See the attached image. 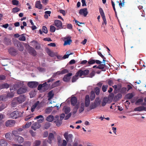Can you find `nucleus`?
<instances>
[{
	"label": "nucleus",
	"instance_id": "f257e3e1",
	"mask_svg": "<svg viewBox=\"0 0 146 146\" xmlns=\"http://www.w3.org/2000/svg\"><path fill=\"white\" fill-rule=\"evenodd\" d=\"M65 116V115L63 113L60 115V118L59 119V117L58 115H56L54 117V122L55 123L56 125L58 126H60L62 123V120L63 119Z\"/></svg>",
	"mask_w": 146,
	"mask_h": 146
},
{
	"label": "nucleus",
	"instance_id": "f03ea898",
	"mask_svg": "<svg viewBox=\"0 0 146 146\" xmlns=\"http://www.w3.org/2000/svg\"><path fill=\"white\" fill-rule=\"evenodd\" d=\"M64 136L67 141H72L73 136L72 134H68V132H66L64 133Z\"/></svg>",
	"mask_w": 146,
	"mask_h": 146
},
{
	"label": "nucleus",
	"instance_id": "7ed1b4c3",
	"mask_svg": "<svg viewBox=\"0 0 146 146\" xmlns=\"http://www.w3.org/2000/svg\"><path fill=\"white\" fill-rule=\"evenodd\" d=\"M14 44L15 46L17 48L19 51H22L23 50L24 47L20 42L18 40L15 41Z\"/></svg>",
	"mask_w": 146,
	"mask_h": 146
},
{
	"label": "nucleus",
	"instance_id": "20e7f679",
	"mask_svg": "<svg viewBox=\"0 0 146 146\" xmlns=\"http://www.w3.org/2000/svg\"><path fill=\"white\" fill-rule=\"evenodd\" d=\"M15 99H16L19 104L21 103L24 102L26 100V97L24 95H21L17 97H16Z\"/></svg>",
	"mask_w": 146,
	"mask_h": 146
},
{
	"label": "nucleus",
	"instance_id": "39448f33",
	"mask_svg": "<svg viewBox=\"0 0 146 146\" xmlns=\"http://www.w3.org/2000/svg\"><path fill=\"white\" fill-rule=\"evenodd\" d=\"M27 91V88L24 86L19 88L17 91V93L18 94H20L26 93Z\"/></svg>",
	"mask_w": 146,
	"mask_h": 146
},
{
	"label": "nucleus",
	"instance_id": "423d86ee",
	"mask_svg": "<svg viewBox=\"0 0 146 146\" xmlns=\"http://www.w3.org/2000/svg\"><path fill=\"white\" fill-rule=\"evenodd\" d=\"M38 84V82H29L27 84L29 88H32L36 87Z\"/></svg>",
	"mask_w": 146,
	"mask_h": 146
},
{
	"label": "nucleus",
	"instance_id": "0eeeda50",
	"mask_svg": "<svg viewBox=\"0 0 146 146\" xmlns=\"http://www.w3.org/2000/svg\"><path fill=\"white\" fill-rule=\"evenodd\" d=\"M79 75L80 77H81L83 75L85 76L88 74L89 71L88 70H79L77 72Z\"/></svg>",
	"mask_w": 146,
	"mask_h": 146
},
{
	"label": "nucleus",
	"instance_id": "6e6552de",
	"mask_svg": "<svg viewBox=\"0 0 146 146\" xmlns=\"http://www.w3.org/2000/svg\"><path fill=\"white\" fill-rule=\"evenodd\" d=\"M55 25L58 28L57 30L63 28L62 27V23L61 21L59 20H56L54 21Z\"/></svg>",
	"mask_w": 146,
	"mask_h": 146
},
{
	"label": "nucleus",
	"instance_id": "1a4fd4ad",
	"mask_svg": "<svg viewBox=\"0 0 146 146\" xmlns=\"http://www.w3.org/2000/svg\"><path fill=\"white\" fill-rule=\"evenodd\" d=\"M79 13L81 15H83L84 17H86L88 13V12L86 8L81 9L79 11Z\"/></svg>",
	"mask_w": 146,
	"mask_h": 146
},
{
	"label": "nucleus",
	"instance_id": "9d476101",
	"mask_svg": "<svg viewBox=\"0 0 146 146\" xmlns=\"http://www.w3.org/2000/svg\"><path fill=\"white\" fill-rule=\"evenodd\" d=\"M90 104V97L88 95H86L85 97L84 106L86 107H88Z\"/></svg>",
	"mask_w": 146,
	"mask_h": 146
},
{
	"label": "nucleus",
	"instance_id": "9b49d317",
	"mask_svg": "<svg viewBox=\"0 0 146 146\" xmlns=\"http://www.w3.org/2000/svg\"><path fill=\"white\" fill-rule=\"evenodd\" d=\"M72 75V73H68L65 75L63 78V81L66 82H68L70 79V76Z\"/></svg>",
	"mask_w": 146,
	"mask_h": 146
},
{
	"label": "nucleus",
	"instance_id": "f8f14e48",
	"mask_svg": "<svg viewBox=\"0 0 146 146\" xmlns=\"http://www.w3.org/2000/svg\"><path fill=\"white\" fill-rule=\"evenodd\" d=\"M18 117V111H14L10 114V117L13 118H16Z\"/></svg>",
	"mask_w": 146,
	"mask_h": 146
},
{
	"label": "nucleus",
	"instance_id": "ddd939ff",
	"mask_svg": "<svg viewBox=\"0 0 146 146\" xmlns=\"http://www.w3.org/2000/svg\"><path fill=\"white\" fill-rule=\"evenodd\" d=\"M29 53L33 56H36L37 54L34 48L30 47L29 49Z\"/></svg>",
	"mask_w": 146,
	"mask_h": 146
},
{
	"label": "nucleus",
	"instance_id": "4468645a",
	"mask_svg": "<svg viewBox=\"0 0 146 146\" xmlns=\"http://www.w3.org/2000/svg\"><path fill=\"white\" fill-rule=\"evenodd\" d=\"M40 125L38 123L35 122L31 126V128L34 130H36L37 129L39 128L40 127Z\"/></svg>",
	"mask_w": 146,
	"mask_h": 146
},
{
	"label": "nucleus",
	"instance_id": "2eb2a0df",
	"mask_svg": "<svg viewBox=\"0 0 146 146\" xmlns=\"http://www.w3.org/2000/svg\"><path fill=\"white\" fill-rule=\"evenodd\" d=\"M71 103L72 105L74 106L76 105L77 102V99L76 97L74 96L71 99Z\"/></svg>",
	"mask_w": 146,
	"mask_h": 146
},
{
	"label": "nucleus",
	"instance_id": "dca6fc26",
	"mask_svg": "<svg viewBox=\"0 0 146 146\" xmlns=\"http://www.w3.org/2000/svg\"><path fill=\"white\" fill-rule=\"evenodd\" d=\"M64 45L65 46L67 45H70L72 42V40L70 38H68L67 37L65 38Z\"/></svg>",
	"mask_w": 146,
	"mask_h": 146
},
{
	"label": "nucleus",
	"instance_id": "f3484780",
	"mask_svg": "<svg viewBox=\"0 0 146 146\" xmlns=\"http://www.w3.org/2000/svg\"><path fill=\"white\" fill-rule=\"evenodd\" d=\"M143 110L146 111L145 107L143 106H140L134 109V111H141Z\"/></svg>",
	"mask_w": 146,
	"mask_h": 146
},
{
	"label": "nucleus",
	"instance_id": "a211bd4d",
	"mask_svg": "<svg viewBox=\"0 0 146 146\" xmlns=\"http://www.w3.org/2000/svg\"><path fill=\"white\" fill-rule=\"evenodd\" d=\"M54 135L52 133H50L49 134L48 139V142L49 143L51 144L52 143V140L54 139Z\"/></svg>",
	"mask_w": 146,
	"mask_h": 146
},
{
	"label": "nucleus",
	"instance_id": "6ab92c4d",
	"mask_svg": "<svg viewBox=\"0 0 146 146\" xmlns=\"http://www.w3.org/2000/svg\"><path fill=\"white\" fill-rule=\"evenodd\" d=\"M15 139L19 143L21 144L24 141V138L20 136H18L16 137Z\"/></svg>",
	"mask_w": 146,
	"mask_h": 146
},
{
	"label": "nucleus",
	"instance_id": "aec40b11",
	"mask_svg": "<svg viewBox=\"0 0 146 146\" xmlns=\"http://www.w3.org/2000/svg\"><path fill=\"white\" fill-rule=\"evenodd\" d=\"M109 100V99L107 97H104L103 100L102 102V106H105L106 104L108 103Z\"/></svg>",
	"mask_w": 146,
	"mask_h": 146
},
{
	"label": "nucleus",
	"instance_id": "412c9836",
	"mask_svg": "<svg viewBox=\"0 0 146 146\" xmlns=\"http://www.w3.org/2000/svg\"><path fill=\"white\" fill-rule=\"evenodd\" d=\"M98 106L94 103H93L91 104L89 107L87 108V110L89 111L90 110L94 109L96 108Z\"/></svg>",
	"mask_w": 146,
	"mask_h": 146
},
{
	"label": "nucleus",
	"instance_id": "4be33fe9",
	"mask_svg": "<svg viewBox=\"0 0 146 146\" xmlns=\"http://www.w3.org/2000/svg\"><path fill=\"white\" fill-rule=\"evenodd\" d=\"M35 7L39 9H41L42 7V5L40 4V1H37L36 2Z\"/></svg>",
	"mask_w": 146,
	"mask_h": 146
},
{
	"label": "nucleus",
	"instance_id": "5701e85b",
	"mask_svg": "<svg viewBox=\"0 0 146 146\" xmlns=\"http://www.w3.org/2000/svg\"><path fill=\"white\" fill-rule=\"evenodd\" d=\"M10 54L13 56L17 54V51L16 49L13 48H10Z\"/></svg>",
	"mask_w": 146,
	"mask_h": 146
},
{
	"label": "nucleus",
	"instance_id": "b1692460",
	"mask_svg": "<svg viewBox=\"0 0 146 146\" xmlns=\"http://www.w3.org/2000/svg\"><path fill=\"white\" fill-rule=\"evenodd\" d=\"M106 66L105 64H100L97 67V68H98L100 69H101L102 71H105L106 69H104V67Z\"/></svg>",
	"mask_w": 146,
	"mask_h": 146
},
{
	"label": "nucleus",
	"instance_id": "393cba45",
	"mask_svg": "<svg viewBox=\"0 0 146 146\" xmlns=\"http://www.w3.org/2000/svg\"><path fill=\"white\" fill-rule=\"evenodd\" d=\"M85 106L84 103L82 102L81 103L79 110V113H80L84 111Z\"/></svg>",
	"mask_w": 146,
	"mask_h": 146
},
{
	"label": "nucleus",
	"instance_id": "a878e982",
	"mask_svg": "<svg viewBox=\"0 0 146 146\" xmlns=\"http://www.w3.org/2000/svg\"><path fill=\"white\" fill-rule=\"evenodd\" d=\"M54 117L52 115L48 116L46 118V120L48 122H52L54 120Z\"/></svg>",
	"mask_w": 146,
	"mask_h": 146
},
{
	"label": "nucleus",
	"instance_id": "bb28decb",
	"mask_svg": "<svg viewBox=\"0 0 146 146\" xmlns=\"http://www.w3.org/2000/svg\"><path fill=\"white\" fill-rule=\"evenodd\" d=\"M48 100H50L53 97L54 94L52 90L50 91L48 93Z\"/></svg>",
	"mask_w": 146,
	"mask_h": 146
},
{
	"label": "nucleus",
	"instance_id": "cd10ccee",
	"mask_svg": "<svg viewBox=\"0 0 146 146\" xmlns=\"http://www.w3.org/2000/svg\"><path fill=\"white\" fill-rule=\"evenodd\" d=\"M9 87V85L7 83L3 84L0 85V89L7 88Z\"/></svg>",
	"mask_w": 146,
	"mask_h": 146
},
{
	"label": "nucleus",
	"instance_id": "c85d7f7f",
	"mask_svg": "<svg viewBox=\"0 0 146 146\" xmlns=\"http://www.w3.org/2000/svg\"><path fill=\"white\" fill-rule=\"evenodd\" d=\"M79 76L77 72L75 76H73L72 79V82H74L76 81L78 79V77Z\"/></svg>",
	"mask_w": 146,
	"mask_h": 146
},
{
	"label": "nucleus",
	"instance_id": "c756f323",
	"mask_svg": "<svg viewBox=\"0 0 146 146\" xmlns=\"http://www.w3.org/2000/svg\"><path fill=\"white\" fill-rule=\"evenodd\" d=\"M8 96V94L7 95H2L0 96V100L5 101L6 100V99L7 98Z\"/></svg>",
	"mask_w": 146,
	"mask_h": 146
},
{
	"label": "nucleus",
	"instance_id": "7c9ffc66",
	"mask_svg": "<svg viewBox=\"0 0 146 146\" xmlns=\"http://www.w3.org/2000/svg\"><path fill=\"white\" fill-rule=\"evenodd\" d=\"M95 97V94L93 91H91L90 92V99L91 101L93 100Z\"/></svg>",
	"mask_w": 146,
	"mask_h": 146
},
{
	"label": "nucleus",
	"instance_id": "2f4dec72",
	"mask_svg": "<svg viewBox=\"0 0 146 146\" xmlns=\"http://www.w3.org/2000/svg\"><path fill=\"white\" fill-rule=\"evenodd\" d=\"M134 96V95L133 93H129L126 95V98L127 99H131Z\"/></svg>",
	"mask_w": 146,
	"mask_h": 146
},
{
	"label": "nucleus",
	"instance_id": "473e14b6",
	"mask_svg": "<svg viewBox=\"0 0 146 146\" xmlns=\"http://www.w3.org/2000/svg\"><path fill=\"white\" fill-rule=\"evenodd\" d=\"M39 102L38 101H37L36 103L35 104L32 106L31 108V111L32 112H33L34 111L35 109L38 106Z\"/></svg>",
	"mask_w": 146,
	"mask_h": 146
},
{
	"label": "nucleus",
	"instance_id": "72a5a7b5",
	"mask_svg": "<svg viewBox=\"0 0 146 146\" xmlns=\"http://www.w3.org/2000/svg\"><path fill=\"white\" fill-rule=\"evenodd\" d=\"M122 97V95L120 94H118L115 95L114 97V100L117 101L121 99Z\"/></svg>",
	"mask_w": 146,
	"mask_h": 146
},
{
	"label": "nucleus",
	"instance_id": "f704fd0d",
	"mask_svg": "<svg viewBox=\"0 0 146 146\" xmlns=\"http://www.w3.org/2000/svg\"><path fill=\"white\" fill-rule=\"evenodd\" d=\"M41 143V141L39 140L35 141L33 143V146H39Z\"/></svg>",
	"mask_w": 146,
	"mask_h": 146
},
{
	"label": "nucleus",
	"instance_id": "c9c22d12",
	"mask_svg": "<svg viewBox=\"0 0 146 146\" xmlns=\"http://www.w3.org/2000/svg\"><path fill=\"white\" fill-rule=\"evenodd\" d=\"M100 98L99 97L96 98L94 101V103L96 105L98 106L100 104Z\"/></svg>",
	"mask_w": 146,
	"mask_h": 146
},
{
	"label": "nucleus",
	"instance_id": "e433bc0d",
	"mask_svg": "<svg viewBox=\"0 0 146 146\" xmlns=\"http://www.w3.org/2000/svg\"><path fill=\"white\" fill-rule=\"evenodd\" d=\"M57 140L58 142V146H61V143H62V138L60 136L57 137Z\"/></svg>",
	"mask_w": 146,
	"mask_h": 146
},
{
	"label": "nucleus",
	"instance_id": "4c0bfd02",
	"mask_svg": "<svg viewBox=\"0 0 146 146\" xmlns=\"http://www.w3.org/2000/svg\"><path fill=\"white\" fill-rule=\"evenodd\" d=\"M94 92L97 95H99L100 93V88L98 87H96L94 90Z\"/></svg>",
	"mask_w": 146,
	"mask_h": 146
},
{
	"label": "nucleus",
	"instance_id": "58836bf2",
	"mask_svg": "<svg viewBox=\"0 0 146 146\" xmlns=\"http://www.w3.org/2000/svg\"><path fill=\"white\" fill-rule=\"evenodd\" d=\"M79 107V105L78 104L76 105L73 109V111L72 112L73 114H75L77 110L78 109Z\"/></svg>",
	"mask_w": 146,
	"mask_h": 146
},
{
	"label": "nucleus",
	"instance_id": "ea45409f",
	"mask_svg": "<svg viewBox=\"0 0 146 146\" xmlns=\"http://www.w3.org/2000/svg\"><path fill=\"white\" fill-rule=\"evenodd\" d=\"M51 12L50 11H46L44 12L45 15H44V17L46 19H47L48 17V14L49 15V16H50V14L51 13Z\"/></svg>",
	"mask_w": 146,
	"mask_h": 146
},
{
	"label": "nucleus",
	"instance_id": "a19ab883",
	"mask_svg": "<svg viewBox=\"0 0 146 146\" xmlns=\"http://www.w3.org/2000/svg\"><path fill=\"white\" fill-rule=\"evenodd\" d=\"M59 80L57 81L52 84V86L53 87H55L58 86L59 85Z\"/></svg>",
	"mask_w": 146,
	"mask_h": 146
},
{
	"label": "nucleus",
	"instance_id": "79ce46f5",
	"mask_svg": "<svg viewBox=\"0 0 146 146\" xmlns=\"http://www.w3.org/2000/svg\"><path fill=\"white\" fill-rule=\"evenodd\" d=\"M6 142L3 140H1L0 141V145L1 146H6L7 145Z\"/></svg>",
	"mask_w": 146,
	"mask_h": 146
},
{
	"label": "nucleus",
	"instance_id": "37998d69",
	"mask_svg": "<svg viewBox=\"0 0 146 146\" xmlns=\"http://www.w3.org/2000/svg\"><path fill=\"white\" fill-rule=\"evenodd\" d=\"M32 123L31 122L27 123L23 127V128H29L31 125Z\"/></svg>",
	"mask_w": 146,
	"mask_h": 146
},
{
	"label": "nucleus",
	"instance_id": "c03bdc74",
	"mask_svg": "<svg viewBox=\"0 0 146 146\" xmlns=\"http://www.w3.org/2000/svg\"><path fill=\"white\" fill-rule=\"evenodd\" d=\"M56 29L55 27L53 25H51L50 27V31L51 32H54Z\"/></svg>",
	"mask_w": 146,
	"mask_h": 146
},
{
	"label": "nucleus",
	"instance_id": "a18cd8bd",
	"mask_svg": "<svg viewBox=\"0 0 146 146\" xmlns=\"http://www.w3.org/2000/svg\"><path fill=\"white\" fill-rule=\"evenodd\" d=\"M63 109H64V112L65 114H67L70 111V109L69 108L66 107L64 108Z\"/></svg>",
	"mask_w": 146,
	"mask_h": 146
},
{
	"label": "nucleus",
	"instance_id": "49530a36",
	"mask_svg": "<svg viewBox=\"0 0 146 146\" xmlns=\"http://www.w3.org/2000/svg\"><path fill=\"white\" fill-rule=\"evenodd\" d=\"M108 87V86L107 85H103L102 87V91L104 92H106L107 91Z\"/></svg>",
	"mask_w": 146,
	"mask_h": 146
},
{
	"label": "nucleus",
	"instance_id": "de8ad7c7",
	"mask_svg": "<svg viewBox=\"0 0 146 146\" xmlns=\"http://www.w3.org/2000/svg\"><path fill=\"white\" fill-rule=\"evenodd\" d=\"M95 63V60L94 59H90L88 61V64L89 65L94 64Z\"/></svg>",
	"mask_w": 146,
	"mask_h": 146
},
{
	"label": "nucleus",
	"instance_id": "09e8293b",
	"mask_svg": "<svg viewBox=\"0 0 146 146\" xmlns=\"http://www.w3.org/2000/svg\"><path fill=\"white\" fill-rule=\"evenodd\" d=\"M20 11V9L17 7H15L13 8L12 10V12L13 13H17Z\"/></svg>",
	"mask_w": 146,
	"mask_h": 146
},
{
	"label": "nucleus",
	"instance_id": "8fccbe9b",
	"mask_svg": "<svg viewBox=\"0 0 146 146\" xmlns=\"http://www.w3.org/2000/svg\"><path fill=\"white\" fill-rule=\"evenodd\" d=\"M42 31L43 33H47L48 32V30L47 27L44 26L42 27Z\"/></svg>",
	"mask_w": 146,
	"mask_h": 146
},
{
	"label": "nucleus",
	"instance_id": "3c124183",
	"mask_svg": "<svg viewBox=\"0 0 146 146\" xmlns=\"http://www.w3.org/2000/svg\"><path fill=\"white\" fill-rule=\"evenodd\" d=\"M23 144L24 146H30L31 144L30 141H26L24 142Z\"/></svg>",
	"mask_w": 146,
	"mask_h": 146
},
{
	"label": "nucleus",
	"instance_id": "603ef678",
	"mask_svg": "<svg viewBox=\"0 0 146 146\" xmlns=\"http://www.w3.org/2000/svg\"><path fill=\"white\" fill-rule=\"evenodd\" d=\"M50 126L49 123L47 122L45 123L44 125V128L46 129H48Z\"/></svg>",
	"mask_w": 146,
	"mask_h": 146
},
{
	"label": "nucleus",
	"instance_id": "864d4df0",
	"mask_svg": "<svg viewBox=\"0 0 146 146\" xmlns=\"http://www.w3.org/2000/svg\"><path fill=\"white\" fill-rule=\"evenodd\" d=\"M12 2L13 5H17L19 4V1L17 0H13Z\"/></svg>",
	"mask_w": 146,
	"mask_h": 146
},
{
	"label": "nucleus",
	"instance_id": "5fc2aeb1",
	"mask_svg": "<svg viewBox=\"0 0 146 146\" xmlns=\"http://www.w3.org/2000/svg\"><path fill=\"white\" fill-rule=\"evenodd\" d=\"M52 109L50 108H47L45 110V112L47 113H50L52 111Z\"/></svg>",
	"mask_w": 146,
	"mask_h": 146
},
{
	"label": "nucleus",
	"instance_id": "6e6d98bb",
	"mask_svg": "<svg viewBox=\"0 0 146 146\" xmlns=\"http://www.w3.org/2000/svg\"><path fill=\"white\" fill-rule=\"evenodd\" d=\"M36 44L35 46V48L36 49H39L40 48V44H38L37 42H36Z\"/></svg>",
	"mask_w": 146,
	"mask_h": 146
},
{
	"label": "nucleus",
	"instance_id": "4d7b16f0",
	"mask_svg": "<svg viewBox=\"0 0 146 146\" xmlns=\"http://www.w3.org/2000/svg\"><path fill=\"white\" fill-rule=\"evenodd\" d=\"M15 123V121L13 120H10V126H13Z\"/></svg>",
	"mask_w": 146,
	"mask_h": 146
},
{
	"label": "nucleus",
	"instance_id": "13d9d810",
	"mask_svg": "<svg viewBox=\"0 0 146 146\" xmlns=\"http://www.w3.org/2000/svg\"><path fill=\"white\" fill-rule=\"evenodd\" d=\"M69 70L66 69H64L61 71V73L62 74H64L66 73H68Z\"/></svg>",
	"mask_w": 146,
	"mask_h": 146
},
{
	"label": "nucleus",
	"instance_id": "bf43d9fd",
	"mask_svg": "<svg viewBox=\"0 0 146 146\" xmlns=\"http://www.w3.org/2000/svg\"><path fill=\"white\" fill-rule=\"evenodd\" d=\"M71 115L72 114L71 113H69L65 116L64 119L65 120L68 119L71 117Z\"/></svg>",
	"mask_w": 146,
	"mask_h": 146
},
{
	"label": "nucleus",
	"instance_id": "052dcab7",
	"mask_svg": "<svg viewBox=\"0 0 146 146\" xmlns=\"http://www.w3.org/2000/svg\"><path fill=\"white\" fill-rule=\"evenodd\" d=\"M26 35L25 34H23L21 35H20L18 34H16L14 35V36H25Z\"/></svg>",
	"mask_w": 146,
	"mask_h": 146
},
{
	"label": "nucleus",
	"instance_id": "680f3d73",
	"mask_svg": "<svg viewBox=\"0 0 146 146\" xmlns=\"http://www.w3.org/2000/svg\"><path fill=\"white\" fill-rule=\"evenodd\" d=\"M62 141L63 143L61 144V146H66L67 144L66 141L65 140H63Z\"/></svg>",
	"mask_w": 146,
	"mask_h": 146
},
{
	"label": "nucleus",
	"instance_id": "e2e57ef3",
	"mask_svg": "<svg viewBox=\"0 0 146 146\" xmlns=\"http://www.w3.org/2000/svg\"><path fill=\"white\" fill-rule=\"evenodd\" d=\"M67 28L70 29H72V26L71 24H68L67 25Z\"/></svg>",
	"mask_w": 146,
	"mask_h": 146
},
{
	"label": "nucleus",
	"instance_id": "0e129e2a",
	"mask_svg": "<svg viewBox=\"0 0 146 146\" xmlns=\"http://www.w3.org/2000/svg\"><path fill=\"white\" fill-rule=\"evenodd\" d=\"M4 42L7 45L9 44V40L7 39L6 38H5L4 40Z\"/></svg>",
	"mask_w": 146,
	"mask_h": 146
},
{
	"label": "nucleus",
	"instance_id": "69168bd1",
	"mask_svg": "<svg viewBox=\"0 0 146 146\" xmlns=\"http://www.w3.org/2000/svg\"><path fill=\"white\" fill-rule=\"evenodd\" d=\"M59 12L60 13H62L64 16H65V15L66 13L64 10L62 9H60L59 10Z\"/></svg>",
	"mask_w": 146,
	"mask_h": 146
},
{
	"label": "nucleus",
	"instance_id": "338daca9",
	"mask_svg": "<svg viewBox=\"0 0 146 146\" xmlns=\"http://www.w3.org/2000/svg\"><path fill=\"white\" fill-rule=\"evenodd\" d=\"M5 78V76L3 75H0V80H4Z\"/></svg>",
	"mask_w": 146,
	"mask_h": 146
},
{
	"label": "nucleus",
	"instance_id": "774afa93",
	"mask_svg": "<svg viewBox=\"0 0 146 146\" xmlns=\"http://www.w3.org/2000/svg\"><path fill=\"white\" fill-rule=\"evenodd\" d=\"M108 84L111 86L113 84V80H109L108 81Z\"/></svg>",
	"mask_w": 146,
	"mask_h": 146
}]
</instances>
